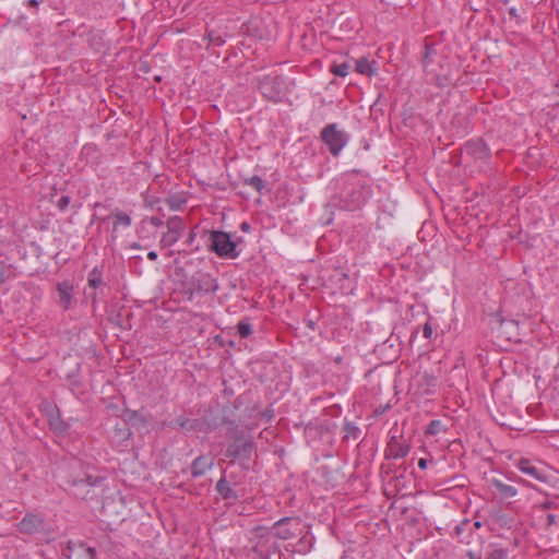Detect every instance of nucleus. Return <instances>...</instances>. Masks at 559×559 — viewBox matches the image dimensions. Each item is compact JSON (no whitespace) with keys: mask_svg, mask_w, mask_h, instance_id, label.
I'll return each instance as SVG.
<instances>
[{"mask_svg":"<svg viewBox=\"0 0 559 559\" xmlns=\"http://www.w3.org/2000/svg\"><path fill=\"white\" fill-rule=\"evenodd\" d=\"M170 427L180 429L185 432L191 431H200L202 427V421L200 419H190L185 416H178L174 420L170 421Z\"/></svg>","mask_w":559,"mask_h":559,"instance_id":"16","label":"nucleus"},{"mask_svg":"<svg viewBox=\"0 0 559 559\" xmlns=\"http://www.w3.org/2000/svg\"><path fill=\"white\" fill-rule=\"evenodd\" d=\"M88 286L96 289L103 285V272L95 266L87 275Z\"/></svg>","mask_w":559,"mask_h":559,"instance_id":"24","label":"nucleus"},{"mask_svg":"<svg viewBox=\"0 0 559 559\" xmlns=\"http://www.w3.org/2000/svg\"><path fill=\"white\" fill-rule=\"evenodd\" d=\"M237 332L241 338H247L252 333L251 324L247 319L240 320L237 324Z\"/></svg>","mask_w":559,"mask_h":559,"instance_id":"28","label":"nucleus"},{"mask_svg":"<svg viewBox=\"0 0 559 559\" xmlns=\"http://www.w3.org/2000/svg\"><path fill=\"white\" fill-rule=\"evenodd\" d=\"M57 290L59 294L60 305L64 310H67L72 299L73 285L70 282L64 281L57 284Z\"/></svg>","mask_w":559,"mask_h":559,"instance_id":"19","label":"nucleus"},{"mask_svg":"<svg viewBox=\"0 0 559 559\" xmlns=\"http://www.w3.org/2000/svg\"><path fill=\"white\" fill-rule=\"evenodd\" d=\"M508 13H509L511 19H515V20L519 19V13H518L516 8H514V7L510 8Z\"/></svg>","mask_w":559,"mask_h":559,"instance_id":"43","label":"nucleus"},{"mask_svg":"<svg viewBox=\"0 0 559 559\" xmlns=\"http://www.w3.org/2000/svg\"><path fill=\"white\" fill-rule=\"evenodd\" d=\"M120 314H117L116 316V319H115V322L116 324L120 325L122 329H126V325H123L121 322H120Z\"/></svg>","mask_w":559,"mask_h":559,"instance_id":"49","label":"nucleus"},{"mask_svg":"<svg viewBox=\"0 0 559 559\" xmlns=\"http://www.w3.org/2000/svg\"><path fill=\"white\" fill-rule=\"evenodd\" d=\"M304 322L310 330H316V322L312 319H305Z\"/></svg>","mask_w":559,"mask_h":559,"instance_id":"44","label":"nucleus"},{"mask_svg":"<svg viewBox=\"0 0 559 559\" xmlns=\"http://www.w3.org/2000/svg\"><path fill=\"white\" fill-rule=\"evenodd\" d=\"M462 152L475 160H488L491 156L490 148L480 138L466 141L462 147Z\"/></svg>","mask_w":559,"mask_h":559,"instance_id":"8","label":"nucleus"},{"mask_svg":"<svg viewBox=\"0 0 559 559\" xmlns=\"http://www.w3.org/2000/svg\"><path fill=\"white\" fill-rule=\"evenodd\" d=\"M131 248H133V249H140L141 247H140V245H139V243L133 242V243L131 245Z\"/></svg>","mask_w":559,"mask_h":559,"instance_id":"55","label":"nucleus"},{"mask_svg":"<svg viewBox=\"0 0 559 559\" xmlns=\"http://www.w3.org/2000/svg\"><path fill=\"white\" fill-rule=\"evenodd\" d=\"M343 432L344 440L357 439L360 435V429L355 423L345 420L343 425Z\"/></svg>","mask_w":559,"mask_h":559,"instance_id":"23","label":"nucleus"},{"mask_svg":"<svg viewBox=\"0 0 559 559\" xmlns=\"http://www.w3.org/2000/svg\"><path fill=\"white\" fill-rule=\"evenodd\" d=\"M195 237H197V234H195L194 228H193V229H191V231L189 233V235H188V237H187V239L185 240V242H183V243H185L187 247H192V246H193V243H194Z\"/></svg>","mask_w":559,"mask_h":559,"instance_id":"38","label":"nucleus"},{"mask_svg":"<svg viewBox=\"0 0 559 559\" xmlns=\"http://www.w3.org/2000/svg\"><path fill=\"white\" fill-rule=\"evenodd\" d=\"M401 477H403V474L401 476H395V479H400Z\"/></svg>","mask_w":559,"mask_h":559,"instance_id":"57","label":"nucleus"},{"mask_svg":"<svg viewBox=\"0 0 559 559\" xmlns=\"http://www.w3.org/2000/svg\"><path fill=\"white\" fill-rule=\"evenodd\" d=\"M492 486L497 489L499 495L502 498H506V499L512 498V497H514L518 493V490H516L515 487H513L511 485H508V484H504V483H502L501 480H498V479H493L492 480Z\"/></svg>","mask_w":559,"mask_h":559,"instance_id":"21","label":"nucleus"},{"mask_svg":"<svg viewBox=\"0 0 559 559\" xmlns=\"http://www.w3.org/2000/svg\"><path fill=\"white\" fill-rule=\"evenodd\" d=\"M376 64L377 61H370L368 58L361 57L356 60V71L360 74L372 76L377 74Z\"/></svg>","mask_w":559,"mask_h":559,"instance_id":"20","label":"nucleus"},{"mask_svg":"<svg viewBox=\"0 0 559 559\" xmlns=\"http://www.w3.org/2000/svg\"><path fill=\"white\" fill-rule=\"evenodd\" d=\"M411 451L409 444L402 440V437L392 436L384 450L385 460H397L407 456Z\"/></svg>","mask_w":559,"mask_h":559,"instance_id":"10","label":"nucleus"},{"mask_svg":"<svg viewBox=\"0 0 559 559\" xmlns=\"http://www.w3.org/2000/svg\"><path fill=\"white\" fill-rule=\"evenodd\" d=\"M215 490L221 495V497L224 500L227 501H237L239 496L237 495L236 490L233 489L226 478L223 476L219 478L215 485Z\"/></svg>","mask_w":559,"mask_h":559,"instance_id":"18","label":"nucleus"},{"mask_svg":"<svg viewBox=\"0 0 559 559\" xmlns=\"http://www.w3.org/2000/svg\"><path fill=\"white\" fill-rule=\"evenodd\" d=\"M384 468H385V467H384V465H382L381 469H382V472H384L386 475H389V474H391V473L393 472V469H392L391 465H389L386 469H384Z\"/></svg>","mask_w":559,"mask_h":559,"instance_id":"50","label":"nucleus"},{"mask_svg":"<svg viewBox=\"0 0 559 559\" xmlns=\"http://www.w3.org/2000/svg\"><path fill=\"white\" fill-rule=\"evenodd\" d=\"M444 430L445 429H444L442 421L439 419H433L427 426L425 433L429 435V436H436Z\"/></svg>","mask_w":559,"mask_h":559,"instance_id":"27","label":"nucleus"},{"mask_svg":"<svg viewBox=\"0 0 559 559\" xmlns=\"http://www.w3.org/2000/svg\"><path fill=\"white\" fill-rule=\"evenodd\" d=\"M259 90L269 100L281 102L285 95L284 78L281 75H265L260 80Z\"/></svg>","mask_w":559,"mask_h":559,"instance_id":"5","label":"nucleus"},{"mask_svg":"<svg viewBox=\"0 0 559 559\" xmlns=\"http://www.w3.org/2000/svg\"><path fill=\"white\" fill-rule=\"evenodd\" d=\"M203 236L207 237V249L214 252L217 257L223 259H236L239 257L238 250L239 242L242 238H233V235L223 230H203Z\"/></svg>","mask_w":559,"mask_h":559,"instance_id":"2","label":"nucleus"},{"mask_svg":"<svg viewBox=\"0 0 559 559\" xmlns=\"http://www.w3.org/2000/svg\"><path fill=\"white\" fill-rule=\"evenodd\" d=\"M123 421L138 430L147 429L148 419L142 411L124 409L121 415Z\"/></svg>","mask_w":559,"mask_h":559,"instance_id":"11","label":"nucleus"},{"mask_svg":"<svg viewBox=\"0 0 559 559\" xmlns=\"http://www.w3.org/2000/svg\"><path fill=\"white\" fill-rule=\"evenodd\" d=\"M115 221L112 226V234H115L119 226L129 227L131 225V217L121 211H116L115 214ZM116 236L112 235V239H115Z\"/></svg>","mask_w":559,"mask_h":559,"instance_id":"22","label":"nucleus"},{"mask_svg":"<svg viewBox=\"0 0 559 559\" xmlns=\"http://www.w3.org/2000/svg\"><path fill=\"white\" fill-rule=\"evenodd\" d=\"M551 506H552V502H549V501H547V502L543 503V508H544V509H550V508H551Z\"/></svg>","mask_w":559,"mask_h":559,"instance_id":"52","label":"nucleus"},{"mask_svg":"<svg viewBox=\"0 0 559 559\" xmlns=\"http://www.w3.org/2000/svg\"><path fill=\"white\" fill-rule=\"evenodd\" d=\"M471 524V521L468 519H464L461 521L455 527L454 533L457 537H461V535L467 530V526Z\"/></svg>","mask_w":559,"mask_h":559,"instance_id":"34","label":"nucleus"},{"mask_svg":"<svg viewBox=\"0 0 559 559\" xmlns=\"http://www.w3.org/2000/svg\"><path fill=\"white\" fill-rule=\"evenodd\" d=\"M435 55H437L435 45L426 43L424 45V53L421 57V64L424 68H427L432 62V57Z\"/></svg>","mask_w":559,"mask_h":559,"instance_id":"25","label":"nucleus"},{"mask_svg":"<svg viewBox=\"0 0 559 559\" xmlns=\"http://www.w3.org/2000/svg\"><path fill=\"white\" fill-rule=\"evenodd\" d=\"M191 285L198 293L210 294L218 289V283L210 273L197 271L192 278Z\"/></svg>","mask_w":559,"mask_h":559,"instance_id":"9","label":"nucleus"},{"mask_svg":"<svg viewBox=\"0 0 559 559\" xmlns=\"http://www.w3.org/2000/svg\"><path fill=\"white\" fill-rule=\"evenodd\" d=\"M38 4H39L38 0H29L28 1V5L32 7V8H37Z\"/></svg>","mask_w":559,"mask_h":559,"instance_id":"48","label":"nucleus"},{"mask_svg":"<svg viewBox=\"0 0 559 559\" xmlns=\"http://www.w3.org/2000/svg\"><path fill=\"white\" fill-rule=\"evenodd\" d=\"M508 550L503 548H495L487 554L486 559H508Z\"/></svg>","mask_w":559,"mask_h":559,"instance_id":"31","label":"nucleus"},{"mask_svg":"<svg viewBox=\"0 0 559 559\" xmlns=\"http://www.w3.org/2000/svg\"><path fill=\"white\" fill-rule=\"evenodd\" d=\"M62 557L64 559H96V550L81 540H70L62 550Z\"/></svg>","mask_w":559,"mask_h":559,"instance_id":"7","label":"nucleus"},{"mask_svg":"<svg viewBox=\"0 0 559 559\" xmlns=\"http://www.w3.org/2000/svg\"><path fill=\"white\" fill-rule=\"evenodd\" d=\"M255 450V443L251 436L242 432L234 436L233 440L228 443L224 455L230 459L231 464L236 461L240 462L242 469H249V461L251 460L252 453Z\"/></svg>","mask_w":559,"mask_h":559,"instance_id":"3","label":"nucleus"},{"mask_svg":"<svg viewBox=\"0 0 559 559\" xmlns=\"http://www.w3.org/2000/svg\"><path fill=\"white\" fill-rule=\"evenodd\" d=\"M293 521L299 522V518L285 516L276 521L272 526V528L276 530L274 533L275 537L283 540L293 538L294 533L287 527V525Z\"/></svg>","mask_w":559,"mask_h":559,"instance_id":"17","label":"nucleus"},{"mask_svg":"<svg viewBox=\"0 0 559 559\" xmlns=\"http://www.w3.org/2000/svg\"><path fill=\"white\" fill-rule=\"evenodd\" d=\"M223 423H224V424H229V425H233V426L237 427V425H236V423H235L234 420H229V419H227V418H224V419H223Z\"/></svg>","mask_w":559,"mask_h":559,"instance_id":"51","label":"nucleus"},{"mask_svg":"<svg viewBox=\"0 0 559 559\" xmlns=\"http://www.w3.org/2000/svg\"><path fill=\"white\" fill-rule=\"evenodd\" d=\"M260 558H261V559H271V556H270V555H267V554H265V555L260 554Z\"/></svg>","mask_w":559,"mask_h":559,"instance_id":"54","label":"nucleus"},{"mask_svg":"<svg viewBox=\"0 0 559 559\" xmlns=\"http://www.w3.org/2000/svg\"><path fill=\"white\" fill-rule=\"evenodd\" d=\"M349 66L346 62H342L340 64H333L331 68V72L340 78H344L348 74Z\"/></svg>","mask_w":559,"mask_h":559,"instance_id":"30","label":"nucleus"},{"mask_svg":"<svg viewBox=\"0 0 559 559\" xmlns=\"http://www.w3.org/2000/svg\"><path fill=\"white\" fill-rule=\"evenodd\" d=\"M12 267V264H7L4 261L0 260V285L4 284L7 280L14 277V275L10 273Z\"/></svg>","mask_w":559,"mask_h":559,"instance_id":"29","label":"nucleus"},{"mask_svg":"<svg viewBox=\"0 0 559 559\" xmlns=\"http://www.w3.org/2000/svg\"><path fill=\"white\" fill-rule=\"evenodd\" d=\"M71 202V198L69 195H62L58 201H57V207L60 210V211H66L67 207L69 206Z\"/></svg>","mask_w":559,"mask_h":559,"instance_id":"37","label":"nucleus"},{"mask_svg":"<svg viewBox=\"0 0 559 559\" xmlns=\"http://www.w3.org/2000/svg\"><path fill=\"white\" fill-rule=\"evenodd\" d=\"M245 185H248L255 189L259 193H262V190L265 188V181L259 176H252L245 179Z\"/></svg>","mask_w":559,"mask_h":559,"instance_id":"26","label":"nucleus"},{"mask_svg":"<svg viewBox=\"0 0 559 559\" xmlns=\"http://www.w3.org/2000/svg\"><path fill=\"white\" fill-rule=\"evenodd\" d=\"M262 418L266 421H270L274 417V411L272 408H266L262 414Z\"/></svg>","mask_w":559,"mask_h":559,"instance_id":"40","label":"nucleus"},{"mask_svg":"<svg viewBox=\"0 0 559 559\" xmlns=\"http://www.w3.org/2000/svg\"><path fill=\"white\" fill-rule=\"evenodd\" d=\"M433 330L430 323H425L423 326V335L425 338H430L432 336Z\"/></svg>","mask_w":559,"mask_h":559,"instance_id":"39","label":"nucleus"},{"mask_svg":"<svg viewBox=\"0 0 559 559\" xmlns=\"http://www.w3.org/2000/svg\"><path fill=\"white\" fill-rule=\"evenodd\" d=\"M214 465V460L210 455H199L193 460L190 465L191 476L199 478L203 476L206 471L211 469Z\"/></svg>","mask_w":559,"mask_h":559,"instance_id":"14","label":"nucleus"},{"mask_svg":"<svg viewBox=\"0 0 559 559\" xmlns=\"http://www.w3.org/2000/svg\"><path fill=\"white\" fill-rule=\"evenodd\" d=\"M147 259L151 261H155L157 259V253L155 251H150L147 253Z\"/></svg>","mask_w":559,"mask_h":559,"instance_id":"47","label":"nucleus"},{"mask_svg":"<svg viewBox=\"0 0 559 559\" xmlns=\"http://www.w3.org/2000/svg\"><path fill=\"white\" fill-rule=\"evenodd\" d=\"M320 139L331 155L336 157L348 143L349 135L344 130H340L337 123H330L321 130Z\"/></svg>","mask_w":559,"mask_h":559,"instance_id":"4","label":"nucleus"},{"mask_svg":"<svg viewBox=\"0 0 559 559\" xmlns=\"http://www.w3.org/2000/svg\"><path fill=\"white\" fill-rule=\"evenodd\" d=\"M48 424L50 430H52L57 436H63L70 429V425L61 418L60 411L58 408L49 413Z\"/></svg>","mask_w":559,"mask_h":559,"instance_id":"15","label":"nucleus"},{"mask_svg":"<svg viewBox=\"0 0 559 559\" xmlns=\"http://www.w3.org/2000/svg\"><path fill=\"white\" fill-rule=\"evenodd\" d=\"M167 203L169 204V207L171 210H180L182 205L186 203V199L179 195H174L167 199Z\"/></svg>","mask_w":559,"mask_h":559,"instance_id":"32","label":"nucleus"},{"mask_svg":"<svg viewBox=\"0 0 559 559\" xmlns=\"http://www.w3.org/2000/svg\"><path fill=\"white\" fill-rule=\"evenodd\" d=\"M496 520L501 527L511 528L513 525V519L504 513L498 514Z\"/></svg>","mask_w":559,"mask_h":559,"instance_id":"33","label":"nucleus"},{"mask_svg":"<svg viewBox=\"0 0 559 559\" xmlns=\"http://www.w3.org/2000/svg\"><path fill=\"white\" fill-rule=\"evenodd\" d=\"M427 465H428V460H427V459H425V457L419 459V461H418V467H419L420 469H426V468H427Z\"/></svg>","mask_w":559,"mask_h":559,"instance_id":"45","label":"nucleus"},{"mask_svg":"<svg viewBox=\"0 0 559 559\" xmlns=\"http://www.w3.org/2000/svg\"><path fill=\"white\" fill-rule=\"evenodd\" d=\"M240 229L245 233H248L251 229V225L248 222H242L240 224Z\"/></svg>","mask_w":559,"mask_h":559,"instance_id":"46","label":"nucleus"},{"mask_svg":"<svg viewBox=\"0 0 559 559\" xmlns=\"http://www.w3.org/2000/svg\"><path fill=\"white\" fill-rule=\"evenodd\" d=\"M151 224L156 226V227H159L164 224L163 219L157 217V216H152L151 219H150Z\"/></svg>","mask_w":559,"mask_h":559,"instance_id":"42","label":"nucleus"},{"mask_svg":"<svg viewBox=\"0 0 559 559\" xmlns=\"http://www.w3.org/2000/svg\"><path fill=\"white\" fill-rule=\"evenodd\" d=\"M17 528L23 534H36L43 530V520L35 514H26L17 524Z\"/></svg>","mask_w":559,"mask_h":559,"instance_id":"13","label":"nucleus"},{"mask_svg":"<svg viewBox=\"0 0 559 559\" xmlns=\"http://www.w3.org/2000/svg\"><path fill=\"white\" fill-rule=\"evenodd\" d=\"M271 528L272 527L259 525L253 528V533L255 534L257 537L263 538L270 534Z\"/></svg>","mask_w":559,"mask_h":559,"instance_id":"36","label":"nucleus"},{"mask_svg":"<svg viewBox=\"0 0 559 559\" xmlns=\"http://www.w3.org/2000/svg\"><path fill=\"white\" fill-rule=\"evenodd\" d=\"M56 476L60 487L71 496L106 513L107 504L103 501L106 477L88 473L82 462L75 459L60 465Z\"/></svg>","mask_w":559,"mask_h":559,"instance_id":"1","label":"nucleus"},{"mask_svg":"<svg viewBox=\"0 0 559 559\" xmlns=\"http://www.w3.org/2000/svg\"><path fill=\"white\" fill-rule=\"evenodd\" d=\"M166 227L167 231L163 234L159 241L163 248L171 247L181 238L186 229V224L181 217L171 216L168 218Z\"/></svg>","mask_w":559,"mask_h":559,"instance_id":"6","label":"nucleus"},{"mask_svg":"<svg viewBox=\"0 0 559 559\" xmlns=\"http://www.w3.org/2000/svg\"><path fill=\"white\" fill-rule=\"evenodd\" d=\"M481 525H483V524H481V522H480V521H475V522H474V524H473V526H474L475 528H480V527H481Z\"/></svg>","mask_w":559,"mask_h":559,"instance_id":"53","label":"nucleus"},{"mask_svg":"<svg viewBox=\"0 0 559 559\" xmlns=\"http://www.w3.org/2000/svg\"><path fill=\"white\" fill-rule=\"evenodd\" d=\"M556 519H557V516L555 514L548 513L546 515V524H547V526H551V525L556 524Z\"/></svg>","mask_w":559,"mask_h":559,"instance_id":"41","label":"nucleus"},{"mask_svg":"<svg viewBox=\"0 0 559 559\" xmlns=\"http://www.w3.org/2000/svg\"><path fill=\"white\" fill-rule=\"evenodd\" d=\"M518 467L522 473L538 481L546 483L548 480L546 471L535 466L528 459H520L518 462Z\"/></svg>","mask_w":559,"mask_h":559,"instance_id":"12","label":"nucleus"},{"mask_svg":"<svg viewBox=\"0 0 559 559\" xmlns=\"http://www.w3.org/2000/svg\"><path fill=\"white\" fill-rule=\"evenodd\" d=\"M252 551H253V552H255V554H259V555L261 554V552H260V550H259V548H258L257 546H254V547L252 548Z\"/></svg>","mask_w":559,"mask_h":559,"instance_id":"56","label":"nucleus"},{"mask_svg":"<svg viewBox=\"0 0 559 559\" xmlns=\"http://www.w3.org/2000/svg\"><path fill=\"white\" fill-rule=\"evenodd\" d=\"M209 40L214 46H223L225 44V39L221 35L214 34V32L209 33Z\"/></svg>","mask_w":559,"mask_h":559,"instance_id":"35","label":"nucleus"}]
</instances>
